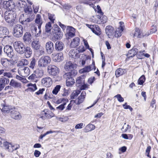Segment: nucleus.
<instances>
[{
  "instance_id": "nucleus-1",
  "label": "nucleus",
  "mask_w": 158,
  "mask_h": 158,
  "mask_svg": "<svg viewBox=\"0 0 158 158\" xmlns=\"http://www.w3.org/2000/svg\"><path fill=\"white\" fill-rule=\"evenodd\" d=\"M0 146H3L6 150L9 152H12L20 148L19 145L18 144L13 145L11 143L5 141L4 139L0 137Z\"/></svg>"
},
{
  "instance_id": "nucleus-2",
  "label": "nucleus",
  "mask_w": 158,
  "mask_h": 158,
  "mask_svg": "<svg viewBox=\"0 0 158 158\" xmlns=\"http://www.w3.org/2000/svg\"><path fill=\"white\" fill-rule=\"evenodd\" d=\"M51 61V57L48 56H43L40 58L38 61V66L41 68H44L50 64Z\"/></svg>"
},
{
  "instance_id": "nucleus-3",
  "label": "nucleus",
  "mask_w": 158,
  "mask_h": 158,
  "mask_svg": "<svg viewBox=\"0 0 158 158\" xmlns=\"http://www.w3.org/2000/svg\"><path fill=\"white\" fill-rule=\"evenodd\" d=\"M23 33V27L21 25L18 24L13 27L12 33L15 37L17 38L21 37L22 36Z\"/></svg>"
},
{
  "instance_id": "nucleus-4",
  "label": "nucleus",
  "mask_w": 158,
  "mask_h": 158,
  "mask_svg": "<svg viewBox=\"0 0 158 158\" xmlns=\"http://www.w3.org/2000/svg\"><path fill=\"white\" fill-rule=\"evenodd\" d=\"M14 48L15 51L18 53L22 54L24 53L25 46L20 41H17L14 43Z\"/></svg>"
},
{
  "instance_id": "nucleus-5",
  "label": "nucleus",
  "mask_w": 158,
  "mask_h": 158,
  "mask_svg": "<svg viewBox=\"0 0 158 158\" xmlns=\"http://www.w3.org/2000/svg\"><path fill=\"white\" fill-rule=\"evenodd\" d=\"M15 14L11 11L6 12L5 13V19L7 22L9 23H13L15 20Z\"/></svg>"
},
{
  "instance_id": "nucleus-6",
  "label": "nucleus",
  "mask_w": 158,
  "mask_h": 158,
  "mask_svg": "<svg viewBox=\"0 0 158 158\" xmlns=\"http://www.w3.org/2000/svg\"><path fill=\"white\" fill-rule=\"evenodd\" d=\"M40 118L44 120L46 118H50L54 116V114L48 109H45L40 114Z\"/></svg>"
},
{
  "instance_id": "nucleus-7",
  "label": "nucleus",
  "mask_w": 158,
  "mask_h": 158,
  "mask_svg": "<svg viewBox=\"0 0 158 158\" xmlns=\"http://www.w3.org/2000/svg\"><path fill=\"white\" fill-rule=\"evenodd\" d=\"M18 73L21 77H26L29 74L30 69L28 67L21 66L18 69Z\"/></svg>"
},
{
  "instance_id": "nucleus-8",
  "label": "nucleus",
  "mask_w": 158,
  "mask_h": 158,
  "mask_svg": "<svg viewBox=\"0 0 158 158\" xmlns=\"http://www.w3.org/2000/svg\"><path fill=\"white\" fill-rule=\"evenodd\" d=\"M48 73L52 76H56L59 72V68L54 65H50L48 67Z\"/></svg>"
},
{
  "instance_id": "nucleus-9",
  "label": "nucleus",
  "mask_w": 158,
  "mask_h": 158,
  "mask_svg": "<svg viewBox=\"0 0 158 158\" xmlns=\"http://www.w3.org/2000/svg\"><path fill=\"white\" fill-rule=\"evenodd\" d=\"M10 115L12 118L15 120H19L22 118L21 114L14 107L10 112Z\"/></svg>"
},
{
  "instance_id": "nucleus-10",
  "label": "nucleus",
  "mask_w": 158,
  "mask_h": 158,
  "mask_svg": "<svg viewBox=\"0 0 158 158\" xmlns=\"http://www.w3.org/2000/svg\"><path fill=\"white\" fill-rule=\"evenodd\" d=\"M41 83L44 86L48 87L52 85V81L51 78L47 77L42 79Z\"/></svg>"
},
{
  "instance_id": "nucleus-11",
  "label": "nucleus",
  "mask_w": 158,
  "mask_h": 158,
  "mask_svg": "<svg viewBox=\"0 0 158 158\" xmlns=\"http://www.w3.org/2000/svg\"><path fill=\"white\" fill-rule=\"evenodd\" d=\"M4 51L9 57L11 58L13 56L14 54L13 48L11 46L7 45L4 48Z\"/></svg>"
},
{
  "instance_id": "nucleus-12",
  "label": "nucleus",
  "mask_w": 158,
  "mask_h": 158,
  "mask_svg": "<svg viewBox=\"0 0 158 158\" xmlns=\"http://www.w3.org/2000/svg\"><path fill=\"white\" fill-rule=\"evenodd\" d=\"M13 108L11 106L6 105V104H2V107L0 109L5 114H10V112L11 111Z\"/></svg>"
},
{
  "instance_id": "nucleus-13",
  "label": "nucleus",
  "mask_w": 158,
  "mask_h": 158,
  "mask_svg": "<svg viewBox=\"0 0 158 158\" xmlns=\"http://www.w3.org/2000/svg\"><path fill=\"white\" fill-rule=\"evenodd\" d=\"M88 27L89 28L92 32L95 34L99 35L101 33L100 29L98 26L96 25H87Z\"/></svg>"
},
{
  "instance_id": "nucleus-14",
  "label": "nucleus",
  "mask_w": 158,
  "mask_h": 158,
  "mask_svg": "<svg viewBox=\"0 0 158 158\" xmlns=\"http://www.w3.org/2000/svg\"><path fill=\"white\" fill-rule=\"evenodd\" d=\"M3 8L6 9L12 10L15 7L14 3L8 1H3L2 4Z\"/></svg>"
},
{
  "instance_id": "nucleus-15",
  "label": "nucleus",
  "mask_w": 158,
  "mask_h": 158,
  "mask_svg": "<svg viewBox=\"0 0 158 158\" xmlns=\"http://www.w3.org/2000/svg\"><path fill=\"white\" fill-rule=\"evenodd\" d=\"M47 53L51 54L54 51V45L51 41L47 42L45 45Z\"/></svg>"
},
{
  "instance_id": "nucleus-16",
  "label": "nucleus",
  "mask_w": 158,
  "mask_h": 158,
  "mask_svg": "<svg viewBox=\"0 0 158 158\" xmlns=\"http://www.w3.org/2000/svg\"><path fill=\"white\" fill-rule=\"evenodd\" d=\"M52 57L55 62H60L63 59V55L62 53H53L52 54Z\"/></svg>"
},
{
  "instance_id": "nucleus-17",
  "label": "nucleus",
  "mask_w": 158,
  "mask_h": 158,
  "mask_svg": "<svg viewBox=\"0 0 158 158\" xmlns=\"http://www.w3.org/2000/svg\"><path fill=\"white\" fill-rule=\"evenodd\" d=\"M38 30L39 31L37 32V27L35 25H33L31 27V31L33 35H34L36 37H39L41 34V28H40V29H38Z\"/></svg>"
},
{
  "instance_id": "nucleus-18",
  "label": "nucleus",
  "mask_w": 158,
  "mask_h": 158,
  "mask_svg": "<svg viewBox=\"0 0 158 158\" xmlns=\"http://www.w3.org/2000/svg\"><path fill=\"white\" fill-rule=\"evenodd\" d=\"M32 48L34 50H38L41 47L39 39H36L33 40L31 43Z\"/></svg>"
},
{
  "instance_id": "nucleus-19",
  "label": "nucleus",
  "mask_w": 158,
  "mask_h": 158,
  "mask_svg": "<svg viewBox=\"0 0 158 158\" xmlns=\"http://www.w3.org/2000/svg\"><path fill=\"white\" fill-rule=\"evenodd\" d=\"M95 67V63L94 61H93L92 64L84 68L81 70L80 72L81 73L89 72L94 69Z\"/></svg>"
},
{
  "instance_id": "nucleus-20",
  "label": "nucleus",
  "mask_w": 158,
  "mask_h": 158,
  "mask_svg": "<svg viewBox=\"0 0 158 158\" xmlns=\"http://www.w3.org/2000/svg\"><path fill=\"white\" fill-rule=\"evenodd\" d=\"M106 32L107 35L109 36H113L114 33V28L111 26H108L106 28Z\"/></svg>"
},
{
  "instance_id": "nucleus-21",
  "label": "nucleus",
  "mask_w": 158,
  "mask_h": 158,
  "mask_svg": "<svg viewBox=\"0 0 158 158\" xmlns=\"http://www.w3.org/2000/svg\"><path fill=\"white\" fill-rule=\"evenodd\" d=\"M75 30L71 26H68L66 29V33L70 37H73L75 35Z\"/></svg>"
},
{
  "instance_id": "nucleus-22",
  "label": "nucleus",
  "mask_w": 158,
  "mask_h": 158,
  "mask_svg": "<svg viewBox=\"0 0 158 158\" xmlns=\"http://www.w3.org/2000/svg\"><path fill=\"white\" fill-rule=\"evenodd\" d=\"M2 75L5 77H7L9 78L12 77V74L10 72H6V70L5 68L0 69V76Z\"/></svg>"
},
{
  "instance_id": "nucleus-23",
  "label": "nucleus",
  "mask_w": 158,
  "mask_h": 158,
  "mask_svg": "<svg viewBox=\"0 0 158 158\" xmlns=\"http://www.w3.org/2000/svg\"><path fill=\"white\" fill-rule=\"evenodd\" d=\"M0 63L4 67L6 68L9 66L11 64L10 60H9L5 58H2L0 60Z\"/></svg>"
},
{
  "instance_id": "nucleus-24",
  "label": "nucleus",
  "mask_w": 158,
  "mask_h": 158,
  "mask_svg": "<svg viewBox=\"0 0 158 158\" xmlns=\"http://www.w3.org/2000/svg\"><path fill=\"white\" fill-rule=\"evenodd\" d=\"M9 33V31L6 27H2L0 29V38L5 37L6 35H8Z\"/></svg>"
},
{
  "instance_id": "nucleus-25",
  "label": "nucleus",
  "mask_w": 158,
  "mask_h": 158,
  "mask_svg": "<svg viewBox=\"0 0 158 158\" xmlns=\"http://www.w3.org/2000/svg\"><path fill=\"white\" fill-rule=\"evenodd\" d=\"M69 56L71 58L74 59H76L79 57L80 53L76 51L75 50H71L69 52Z\"/></svg>"
},
{
  "instance_id": "nucleus-26",
  "label": "nucleus",
  "mask_w": 158,
  "mask_h": 158,
  "mask_svg": "<svg viewBox=\"0 0 158 158\" xmlns=\"http://www.w3.org/2000/svg\"><path fill=\"white\" fill-rule=\"evenodd\" d=\"M97 17L98 19L97 22V23L98 24H103L107 22V18L105 16H103L102 15L101 16L99 15H97Z\"/></svg>"
},
{
  "instance_id": "nucleus-27",
  "label": "nucleus",
  "mask_w": 158,
  "mask_h": 158,
  "mask_svg": "<svg viewBox=\"0 0 158 158\" xmlns=\"http://www.w3.org/2000/svg\"><path fill=\"white\" fill-rule=\"evenodd\" d=\"M35 22L37 24L38 29H40L41 28V26L43 23L41 16L39 15L38 14L36 16V18L35 20Z\"/></svg>"
},
{
  "instance_id": "nucleus-28",
  "label": "nucleus",
  "mask_w": 158,
  "mask_h": 158,
  "mask_svg": "<svg viewBox=\"0 0 158 158\" xmlns=\"http://www.w3.org/2000/svg\"><path fill=\"white\" fill-rule=\"evenodd\" d=\"M24 53L26 58H28L31 56L32 53V50L29 47H25Z\"/></svg>"
},
{
  "instance_id": "nucleus-29",
  "label": "nucleus",
  "mask_w": 158,
  "mask_h": 158,
  "mask_svg": "<svg viewBox=\"0 0 158 158\" xmlns=\"http://www.w3.org/2000/svg\"><path fill=\"white\" fill-rule=\"evenodd\" d=\"M64 47L63 43L60 41H57L55 44V49L58 51H60L62 50Z\"/></svg>"
},
{
  "instance_id": "nucleus-30",
  "label": "nucleus",
  "mask_w": 158,
  "mask_h": 158,
  "mask_svg": "<svg viewBox=\"0 0 158 158\" xmlns=\"http://www.w3.org/2000/svg\"><path fill=\"white\" fill-rule=\"evenodd\" d=\"M80 38L78 37L74 38L71 41L70 46L72 48H75L78 46L80 42Z\"/></svg>"
},
{
  "instance_id": "nucleus-31",
  "label": "nucleus",
  "mask_w": 158,
  "mask_h": 158,
  "mask_svg": "<svg viewBox=\"0 0 158 158\" xmlns=\"http://www.w3.org/2000/svg\"><path fill=\"white\" fill-rule=\"evenodd\" d=\"M74 65L71 61L67 62L64 65L65 69L66 71L72 70L74 68Z\"/></svg>"
},
{
  "instance_id": "nucleus-32",
  "label": "nucleus",
  "mask_w": 158,
  "mask_h": 158,
  "mask_svg": "<svg viewBox=\"0 0 158 158\" xmlns=\"http://www.w3.org/2000/svg\"><path fill=\"white\" fill-rule=\"evenodd\" d=\"M27 86L28 87L27 90L30 91L34 92L37 89L35 84H32L31 83H29L27 85Z\"/></svg>"
},
{
  "instance_id": "nucleus-33",
  "label": "nucleus",
  "mask_w": 158,
  "mask_h": 158,
  "mask_svg": "<svg viewBox=\"0 0 158 158\" xmlns=\"http://www.w3.org/2000/svg\"><path fill=\"white\" fill-rule=\"evenodd\" d=\"M32 39L31 34L28 32L25 33L23 37V40L25 42H29Z\"/></svg>"
},
{
  "instance_id": "nucleus-34",
  "label": "nucleus",
  "mask_w": 158,
  "mask_h": 158,
  "mask_svg": "<svg viewBox=\"0 0 158 158\" xmlns=\"http://www.w3.org/2000/svg\"><path fill=\"white\" fill-rule=\"evenodd\" d=\"M134 36L137 37V38H141L144 36L143 34L142 33V31L138 28H136L134 33Z\"/></svg>"
},
{
  "instance_id": "nucleus-35",
  "label": "nucleus",
  "mask_w": 158,
  "mask_h": 158,
  "mask_svg": "<svg viewBox=\"0 0 158 158\" xmlns=\"http://www.w3.org/2000/svg\"><path fill=\"white\" fill-rule=\"evenodd\" d=\"M123 30V26H120L116 30L114 34V36L116 37H120L122 35V33Z\"/></svg>"
},
{
  "instance_id": "nucleus-36",
  "label": "nucleus",
  "mask_w": 158,
  "mask_h": 158,
  "mask_svg": "<svg viewBox=\"0 0 158 158\" xmlns=\"http://www.w3.org/2000/svg\"><path fill=\"white\" fill-rule=\"evenodd\" d=\"M86 94V92L85 91H83L82 92L81 94L78 98V102H77V104H80L83 102L84 99L85 98Z\"/></svg>"
},
{
  "instance_id": "nucleus-37",
  "label": "nucleus",
  "mask_w": 158,
  "mask_h": 158,
  "mask_svg": "<svg viewBox=\"0 0 158 158\" xmlns=\"http://www.w3.org/2000/svg\"><path fill=\"white\" fill-rule=\"evenodd\" d=\"M95 126L91 124H89L87 125L84 129V131L85 132L87 133L89 131H92L94 129Z\"/></svg>"
},
{
  "instance_id": "nucleus-38",
  "label": "nucleus",
  "mask_w": 158,
  "mask_h": 158,
  "mask_svg": "<svg viewBox=\"0 0 158 158\" xmlns=\"http://www.w3.org/2000/svg\"><path fill=\"white\" fill-rule=\"evenodd\" d=\"M10 85L15 88H20L21 87L20 83H19L13 79H12L10 81Z\"/></svg>"
},
{
  "instance_id": "nucleus-39",
  "label": "nucleus",
  "mask_w": 158,
  "mask_h": 158,
  "mask_svg": "<svg viewBox=\"0 0 158 158\" xmlns=\"http://www.w3.org/2000/svg\"><path fill=\"white\" fill-rule=\"evenodd\" d=\"M29 64L28 60L25 59H23L19 61L17 63L18 66H25Z\"/></svg>"
},
{
  "instance_id": "nucleus-40",
  "label": "nucleus",
  "mask_w": 158,
  "mask_h": 158,
  "mask_svg": "<svg viewBox=\"0 0 158 158\" xmlns=\"http://www.w3.org/2000/svg\"><path fill=\"white\" fill-rule=\"evenodd\" d=\"M34 73L37 78H41L44 74V71L41 69L36 70Z\"/></svg>"
},
{
  "instance_id": "nucleus-41",
  "label": "nucleus",
  "mask_w": 158,
  "mask_h": 158,
  "mask_svg": "<svg viewBox=\"0 0 158 158\" xmlns=\"http://www.w3.org/2000/svg\"><path fill=\"white\" fill-rule=\"evenodd\" d=\"M125 71V70L121 68H119L117 69L115 71V75L117 77H118L122 75Z\"/></svg>"
},
{
  "instance_id": "nucleus-42",
  "label": "nucleus",
  "mask_w": 158,
  "mask_h": 158,
  "mask_svg": "<svg viewBox=\"0 0 158 158\" xmlns=\"http://www.w3.org/2000/svg\"><path fill=\"white\" fill-rule=\"evenodd\" d=\"M9 82V80L6 77H2L0 78V83L2 84L5 86L6 85H7Z\"/></svg>"
},
{
  "instance_id": "nucleus-43",
  "label": "nucleus",
  "mask_w": 158,
  "mask_h": 158,
  "mask_svg": "<svg viewBox=\"0 0 158 158\" xmlns=\"http://www.w3.org/2000/svg\"><path fill=\"white\" fill-rule=\"evenodd\" d=\"M66 85L68 86H71L73 85L75 83L74 80L73 78L66 79Z\"/></svg>"
},
{
  "instance_id": "nucleus-44",
  "label": "nucleus",
  "mask_w": 158,
  "mask_h": 158,
  "mask_svg": "<svg viewBox=\"0 0 158 158\" xmlns=\"http://www.w3.org/2000/svg\"><path fill=\"white\" fill-rule=\"evenodd\" d=\"M80 93V91L79 90H77L74 91L71 94V99H73L75 98Z\"/></svg>"
},
{
  "instance_id": "nucleus-45",
  "label": "nucleus",
  "mask_w": 158,
  "mask_h": 158,
  "mask_svg": "<svg viewBox=\"0 0 158 158\" xmlns=\"http://www.w3.org/2000/svg\"><path fill=\"white\" fill-rule=\"evenodd\" d=\"M26 17V18L24 19L23 20H22V18H21V23L22 24L25 25H27L28 23L32 21V19H30L28 18V17L27 16Z\"/></svg>"
},
{
  "instance_id": "nucleus-46",
  "label": "nucleus",
  "mask_w": 158,
  "mask_h": 158,
  "mask_svg": "<svg viewBox=\"0 0 158 158\" xmlns=\"http://www.w3.org/2000/svg\"><path fill=\"white\" fill-rule=\"evenodd\" d=\"M28 78L29 80L31 81H34L35 82H37V78L35 73L32 74Z\"/></svg>"
},
{
  "instance_id": "nucleus-47",
  "label": "nucleus",
  "mask_w": 158,
  "mask_h": 158,
  "mask_svg": "<svg viewBox=\"0 0 158 158\" xmlns=\"http://www.w3.org/2000/svg\"><path fill=\"white\" fill-rule=\"evenodd\" d=\"M36 64V60L34 58H32L31 60V62L28 66L31 69H33L35 67Z\"/></svg>"
},
{
  "instance_id": "nucleus-48",
  "label": "nucleus",
  "mask_w": 158,
  "mask_h": 158,
  "mask_svg": "<svg viewBox=\"0 0 158 158\" xmlns=\"http://www.w3.org/2000/svg\"><path fill=\"white\" fill-rule=\"evenodd\" d=\"M53 30L54 31H53L52 32L54 34L57 35H60L61 36V34H60L61 32L60 31V29L57 25H56L55 27Z\"/></svg>"
},
{
  "instance_id": "nucleus-49",
  "label": "nucleus",
  "mask_w": 158,
  "mask_h": 158,
  "mask_svg": "<svg viewBox=\"0 0 158 158\" xmlns=\"http://www.w3.org/2000/svg\"><path fill=\"white\" fill-rule=\"evenodd\" d=\"M61 88V86L60 85H56L54 87L52 91V93L53 94L56 95L58 94Z\"/></svg>"
},
{
  "instance_id": "nucleus-50",
  "label": "nucleus",
  "mask_w": 158,
  "mask_h": 158,
  "mask_svg": "<svg viewBox=\"0 0 158 158\" xmlns=\"http://www.w3.org/2000/svg\"><path fill=\"white\" fill-rule=\"evenodd\" d=\"M145 81V77L144 75H142L138 79V82L139 85H142Z\"/></svg>"
},
{
  "instance_id": "nucleus-51",
  "label": "nucleus",
  "mask_w": 158,
  "mask_h": 158,
  "mask_svg": "<svg viewBox=\"0 0 158 158\" xmlns=\"http://www.w3.org/2000/svg\"><path fill=\"white\" fill-rule=\"evenodd\" d=\"M91 0H80V2L81 3H83L84 4L89 5L90 6L94 8V5L92 3H90Z\"/></svg>"
},
{
  "instance_id": "nucleus-52",
  "label": "nucleus",
  "mask_w": 158,
  "mask_h": 158,
  "mask_svg": "<svg viewBox=\"0 0 158 158\" xmlns=\"http://www.w3.org/2000/svg\"><path fill=\"white\" fill-rule=\"evenodd\" d=\"M84 80L83 76H80L78 77L76 80V83L77 84H81L84 83Z\"/></svg>"
},
{
  "instance_id": "nucleus-53",
  "label": "nucleus",
  "mask_w": 158,
  "mask_h": 158,
  "mask_svg": "<svg viewBox=\"0 0 158 158\" xmlns=\"http://www.w3.org/2000/svg\"><path fill=\"white\" fill-rule=\"evenodd\" d=\"M52 29V26L51 23L48 22L47 23L45 26V31L47 32H49Z\"/></svg>"
},
{
  "instance_id": "nucleus-54",
  "label": "nucleus",
  "mask_w": 158,
  "mask_h": 158,
  "mask_svg": "<svg viewBox=\"0 0 158 158\" xmlns=\"http://www.w3.org/2000/svg\"><path fill=\"white\" fill-rule=\"evenodd\" d=\"M74 103V102L73 100H71L70 101V103L66 107V108L65 110L66 111L70 110H71L72 107L73 106V104Z\"/></svg>"
},
{
  "instance_id": "nucleus-55",
  "label": "nucleus",
  "mask_w": 158,
  "mask_h": 158,
  "mask_svg": "<svg viewBox=\"0 0 158 158\" xmlns=\"http://www.w3.org/2000/svg\"><path fill=\"white\" fill-rule=\"evenodd\" d=\"M66 104V102H64L60 105L59 106L56 107V109L58 110L61 111L63 110L65 108L64 106Z\"/></svg>"
},
{
  "instance_id": "nucleus-56",
  "label": "nucleus",
  "mask_w": 158,
  "mask_h": 158,
  "mask_svg": "<svg viewBox=\"0 0 158 158\" xmlns=\"http://www.w3.org/2000/svg\"><path fill=\"white\" fill-rule=\"evenodd\" d=\"M49 19L53 23H54V20H55L56 17L54 14L49 13L48 14Z\"/></svg>"
},
{
  "instance_id": "nucleus-57",
  "label": "nucleus",
  "mask_w": 158,
  "mask_h": 158,
  "mask_svg": "<svg viewBox=\"0 0 158 158\" xmlns=\"http://www.w3.org/2000/svg\"><path fill=\"white\" fill-rule=\"evenodd\" d=\"M17 6L19 9H24L25 6V5L24 4L23 2L21 1H19L18 2Z\"/></svg>"
},
{
  "instance_id": "nucleus-58",
  "label": "nucleus",
  "mask_w": 158,
  "mask_h": 158,
  "mask_svg": "<svg viewBox=\"0 0 158 158\" xmlns=\"http://www.w3.org/2000/svg\"><path fill=\"white\" fill-rule=\"evenodd\" d=\"M64 77L66 80L73 78L72 75H71V73H70L69 72H68L65 73L64 75Z\"/></svg>"
},
{
  "instance_id": "nucleus-59",
  "label": "nucleus",
  "mask_w": 158,
  "mask_h": 158,
  "mask_svg": "<svg viewBox=\"0 0 158 158\" xmlns=\"http://www.w3.org/2000/svg\"><path fill=\"white\" fill-rule=\"evenodd\" d=\"M114 98H116L120 102H123L124 101V98L122 97L120 94H118L115 95Z\"/></svg>"
},
{
  "instance_id": "nucleus-60",
  "label": "nucleus",
  "mask_w": 158,
  "mask_h": 158,
  "mask_svg": "<svg viewBox=\"0 0 158 158\" xmlns=\"http://www.w3.org/2000/svg\"><path fill=\"white\" fill-rule=\"evenodd\" d=\"M77 50L78 52V53H80L82 52H84L85 51V49L83 45H81L78 47Z\"/></svg>"
},
{
  "instance_id": "nucleus-61",
  "label": "nucleus",
  "mask_w": 158,
  "mask_h": 158,
  "mask_svg": "<svg viewBox=\"0 0 158 158\" xmlns=\"http://www.w3.org/2000/svg\"><path fill=\"white\" fill-rule=\"evenodd\" d=\"M127 103L126 102L125 104L123 105V106L124 107V108L126 109H129L131 111L133 110V108L129 105H127Z\"/></svg>"
},
{
  "instance_id": "nucleus-62",
  "label": "nucleus",
  "mask_w": 158,
  "mask_h": 158,
  "mask_svg": "<svg viewBox=\"0 0 158 158\" xmlns=\"http://www.w3.org/2000/svg\"><path fill=\"white\" fill-rule=\"evenodd\" d=\"M44 90L45 89L44 88L40 89L38 91L35 93V94L37 95L42 94H43V93L44 91Z\"/></svg>"
},
{
  "instance_id": "nucleus-63",
  "label": "nucleus",
  "mask_w": 158,
  "mask_h": 158,
  "mask_svg": "<svg viewBox=\"0 0 158 158\" xmlns=\"http://www.w3.org/2000/svg\"><path fill=\"white\" fill-rule=\"evenodd\" d=\"M157 31L156 27V26H153L152 27V28L150 31V33L152 34L155 33Z\"/></svg>"
},
{
  "instance_id": "nucleus-64",
  "label": "nucleus",
  "mask_w": 158,
  "mask_h": 158,
  "mask_svg": "<svg viewBox=\"0 0 158 158\" xmlns=\"http://www.w3.org/2000/svg\"><path fill=\"white\" fill-rule=\"evenodd\" d=\"M41 154V152L39 151L35 150L34 152V155L36 157H39Z\"/></svg>"
}]
</instances>
